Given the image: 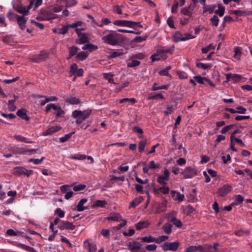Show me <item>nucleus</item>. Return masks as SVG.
<instances>
[{
    "label": "nucleus",
    "instance_id": "1",
    "mask_svg": "<svg viewBox=\"0 0 252 252\" xmlns=\"http://www.w3.org/2000/svg\"><path fill=\"white\" fill-rule=\"evenodd\" d=\"M101 39L103 43L113 46H121L126 41L123 34L114 31H110L109 33L103 36Z\"/></svg>",
    "mask_w": 252,
    "mask_h": 252
},
{
    "label": "nucleus",
    "instance_id": "2",
    "mask_svg": "<svg viewBox=\"0 0 252 252\" xmlns=\"http://www.w3.org/2000/svg\"><path fill=\"white\" fill-rule=\"evenodd\" d=\"M91 113L92 110L89 109L83 111L80 110H75L73 111L72 116L74 119H76V123L79 125L89 118Z\"/></svg>",
    "mask_w": 252,
    "mask_h": 252
},
{
    "label": "nucleus",
    "instance_id": "3",
    "mask_svg": "<svg viewBox=\"0 0 252 252\" xmlns=\"http://www.w3.org/2000/svg\"><path fill=\"white\" fill-rule=\"evenodd\" d=\"M114 24L118 26L126 27L134 29H136V27H143L140 22H136L127 20H116L114 21Z\"/></svg>",
    "mask_w": 252,
    "mask_h": 252
},
{
    "label": "nucleus",
    "instance_id": "4",
    "mask_svg": "<svg viewBox=\"0 0 252 252\" xmlns=\"http://www.w3.org/2000/svg\"><path fill=\"white\" fill-rule=\"evenodd\" d=\"M32 172L33 171L32 170H28L24 167L17 166L13 169L12 174L18 176L25 175L29 177L32 174Z\"/></svg>",
    "mask_w": 252,
    "mask_h": 252
},
{
    "label": "nucleus",
    "instance_id": "5",
    "mask_svg": "<svg viewBox=\"0 0 252 252\" xmlns=\"http://www.w3.org/2000/svg\"><path fill=\"white\" fill-rule=\"evenodd\" d=\"M40 14L44 16V19H47V20L55 19L58 17L56 14L53 13L50 6L45 9L41 8Z\"/></svg>",
    "mask_w": 252,
    "mask_h": 252
},
{
    "label": "nucleus",
    "instance_id": "6",
    "mask_svg": "<svg viewBox=\"0 0 252 252\" xmlns=\"http://www.w3.org/2000/svg\"><path fill=\"white\" fill-rule=\"evenodd\" d=\"M173 40L175 42H178L179 41H183L188 40L190 39H193L195 36L192 35L190 33H186L185 36L183 37V35L179 32H176L173 36Z\"/></svg>",
    "mask_w": 252,
    "mask_h": 252
},
{
    "label": "nucleus",
    "instance_id": "7",
    "mask_svg": "<svg viewBox=\"0 0 252 252\" xmlns=\"http://www.w3.org/2000/svg\"><path fill=\"white\" fill-rule=\"evenodd\" d=\"M48 52L43 50L40 52L39 55L32 57L31 61L34 63H39L46 60L48 58Z\"/></svg>",
    "mask_w": 252,
    "mask_h": 252
},
{
    "label": "nucleus",
    "instance_id": "8",
    "mask_svg": "<svg viewBox=\"0 0 252 252\" xmlns=\"http://www.w3.org/2000/svg\"><path fill=\"white\" fill-rule=\"evenodd\" d=\"M34 0H31L27 7L23 6L22 5H18L16 7V10L23 16L28 15L30 9L32 7L34 3Z\"/></svg>",
    "mask_w": 252,
    "mask_h": 252
},
{
    "label": "nucleus",
    "instance_id": "9",
    "mask_svg": "<svg viewBox=\"0 0 252 252\" xmlns=\"http://www.w3.org/2000/svg\"><path fill=\"white\" fill-rule=\"evenodd\" d=\"M182 174L183 175L184 179L192 178L194 176L197 175L196 170L192 167L189 166L187 167L184 170H183Z\"/></svg>",
    "mask_w": 252,
    "mask_h": 252
},
{
    "label": "nucleus",
    "instance_id": "10",
    "mask_svg": "<svg viewBox=\"0 0 252 252\" xmlns=\"http://www.w3.org/2000/svg\"><path fill=\"white\" fill-rule=\"evenodd\" d=\"M170 172L167 169H165L163 175H158L157 178V182L163 186L167 184V181L169 179Z\"/></svg>",
    "mask_w": 252,
    "mask_h": 252
},
{
    "label": "nucleus",
    "instance_id": "11",
    "mask_svg": "<svg viewBox=\"0 0 252 252\" xmlns=\"http://www.w3.org/2000/svg\"><path fill=\"white\" fill-rule=\"evenodd\" d=\"M9 151L11 152L14 155H27L28 149H25L24 147H20L18 145H14L11 147Z\"/></svg>",
    "mask_w": 252,
    "mask_h": 252
},
{
    "label": "nucleus",
    "instance_id": "12",
    "mask_svg": "<svg viewBox=\"0 0 252 252\" xmlns=\"http://www.w3.org/2000/svg\"><path fill=\"white\" fill-rule=\"evenodd\" d=\"M232 189V187L227 184L222 186L218 190L220 196L223 197L229 193Z\"/></svg>",
    "mask_w": 252,
    "mask_h": 252
},
{
    "label": "nucleus",
    "instance_id": "13",
    "mask_svg": "<svg viewBox=\"0 0 252 252\" xmlns=\"http://www.w3.org/2000/svg\"><path fill=\"white\" fill-rule=\"evenodd\" d=\"M225 76L226 82L231 80L233 83H237L240 81L242 79V76L237 74L227 73Z\"/></svg>",
    "mask_w": 252,
    "mask_h": 252
},
{
    "label": "nucleus",
    "instance_id": "14",
    "mask_svg": "<svg viewBox=\"0 0 252 252\" xmlns=\"http://www.w3.org/2000/svg\"><path fill=\"white\" fill-rule=\"evenodd\" d=\"M141 247L142 245L140 243L135 241L129 242L128 245V249L131 252H135L140 250Z\"/></svg>",
    "mask_w": 252,
    "mask_h": 252
},
{
    "label": "nucleus",
    "instance_id": "15",
    "mask_svg": "<svg viewBox=\"0 0 252 252\" xmlns=\"http://www.w3.org/2000/svg\"><path fill=\"white\" fill-rule=\"evenodd\" d=\"M170 194L171 197L175 201H178L179 202H181L184 200L185 197L184 195L181 194L179 192L176 191L175 190H171Z\"/></svg>",
    "mask_w": 252,
    "mask_h": 252
},
{
    "label": "nucleus",
    "instance_id": "16",
    "mask_svg": "<svg viewBox=\"0 0 252 252\" xmlns=\"http://www.w3.org/2000/svg\"><path fill=\"white\" fill-rule=\"evenodd\" d=\"M62 127L60 126H51L48 128L44 133V136H47L49 135H52L53 134L61 130Z\"/></svg>",
    "mask_w": 252,
    "mask_h": 252
},
{
    "label": "nucleus",
    "instance_id": "17",
    "mask_svg": "<svg viewBox=\"0 0 252 252\" xmlns=\"http://www.w3.org/2000/svg\"><path fill=\"white\" fill-rule=\"evenodd\" d=\"M12 244L16 247H19L21 249H23L24 250H25L28 251V252H37L33 248L28 246L27 245H26L24 244L18 243L17 242H15V241L12 242Z\"/></svg>",
    "mask_w": 252,
    "mask_h": 252
},
{
    "label": "nucleus",
    "instance_id": "18",
    "mask_svg": "<svg viewBox=\"0 0 252 252\" xmlns=\"http://www.w3.org/2000/svg\"><path fill=\"white\" fill-rule=\"evenodd\" d=\"M231 14L238 16L252 15V10H235L231 11Z\"/></svg>",
    "mask_w": 252,
    "mask_h": 252
},
{
    "label": "nucleus",
    "instance_id": "19",
    "mask_svg": "<svg viewBox=\"0 0 252 252\" xmlns=\"http://www.w3.org/2000/svg\"><path fill=\"white\" fill-rule=\"evenodd\" d=\"M28 18H25L24 16H19L17 17V22L20 28L22 30L25 29V24L27 23Z\"/></svg>",
    "mask_w": 252,
    "mask_h": 252
},
{
    "label": "nucleus",
    "instance_id": "20",
    "mask_svg": "<svg viewBox=\"0 0 252 252\" xmlns=\"http://www.w3.org/2000/svg\"><path fill=\"white\" fill-rule=\"evenodd\" d=\"M64 101L66 103L72 105L78 104L80 102V100L79 97L74 96H66L64 98Z\"/></svg>",
    "mask_w": 252,
    "mask_h": 252
},
{
    "label": "nucleus",
    "instance_id": "21",
    "mask_svg": "<svg viewBox=\"0 0 252 252\" xmlns=\"http://www.w3.org/2000/svg\"><path fill=\"white\" fill-rule=\"evenodd\" d=\"M167 201L164 199L161 203H159L156 209V213L159 214L161 212H164L166 210L167 207Z\"/></svg>",
    "mask_w": 252,
    "mask_h": 252
},
{
    "label": "nucleus",
    "instance_id": "22",
    "mask_svg": "<svg viewBox=\"0 0 252 252\" xmlns=\"http://www.w3.org/2000/svg\"><path fill=\"white\" fill-rule=\"evenodd\" d=\"M218 9L215 10L214 12L216 15H218L220 17H222L223 16L225 12V7L221 4H218L217 5Z\"/></svg>",
    "mask_w": 252,
    "mask_h": 252
},
{
    "label": "nucleus",
    "instance_id": "23",
    "mask_svg": "<svg viewBox=\"0 0 252 252\" xmlns=\"http://www.w3.org/2000/svg\"><path fill=\"white\" fill-rule=\"evenodd\" d=\"M17 115L23 120L29 121L30 118L27 116L25 109L18 110L16 113Z\"/></svg>",
    "mask_w": 252,
    "mask_h": 252
},
{
    "label": "nucleus",
    "instance_id": "24",
    "mask_svg": "<svg viewBox=\"0 0 252 252\" xmlns=\"http://www.w3.org/2000/svg\"><path fill=\"white\" fill-rule=\"evenodd\" d=\"M150 223L147 221H140L135 224L136 230H141L144 228H147Z\"/></svg>",
    "mask_w": 252,
    "mask_h": 252
},
{
    "label": "nucleus",
    "instance_id": "25",
    "mask_svg": "<svg viewBox=\"0 0 252 252\" xmlns=\"http://www.w3.org/2000/svg\"><path fill=\"white\" fill-rule=\"evenodd\" d=\"M217 5L216 4H211L203 7V13L204 14L207 12H208L210 14L213 13L215 11Z\"/></svg>",
    "mask_w": 252,
    "mask_h": 252
},
{
    "label": "nucleus",
    "instance_id": "26",
    "mask_svg": "<svg viewBox=\"0 0 252 252\" xmlns=\"http://www.w3.org/2000/svg\"><path fill=\"white\" fill-rule=\"evenodd\" d=\"M166 185L163 186V187H161L158 189L154 190V192L155 194H157L158 193L159 191L162 193L164 194H166L169 193L170 189L169 188L166 186Z\"/></svg>",
    "mask_w": 252,
    "mask_h": 252
},
{
    "label": "nucleus",
    "instance_id": "27",
    "mask_svg": "<svg viewBox=\"0 0 252 252\" xmlns=\"http://www.w3.org/2000/svg\"><path fill=\"white\" fill-rule=\"evenodd\" d=\"M76 42L78 44L87 43L89 42V38L86 34L84 33L83 34L79 36V38L76 39Z\"/></svg>",
    "mask_w": 252,
    "mask_h": 252
},
{
    "label": "nucleus",
    "instance_id": "28",
    "mask_svg": "<svg viewBox=\"0 0 252 252\" xmlns=\"http://www.w3.org/2000/svg\"><path fill=\"white\" fill-rule=\"evenodd\" d=\"M158 84L157 83H154L152 87L151 90L156 91L161 89L167 90L169 86V84L163 85L159 86H158Z\"/></svg>",
    "mask_w": 252,
    "mask_h": 252
},
{
    "label": "nucleus",
    "instance_id": "29",
    "mask_svg": "<svg viewBox=\"0 0 252 252\" xmlns=\"http://www.w3.org/2000/svg\"><path fill=\"white\" fill-rule=\"evenodd\" d=\"M202 250V246L198 245V246H191L187 248L185 252H196L197 251H199L201 252V250Z\"/></svg>",
    "mask_w": 252,
    "mask_h": 252
},
{
    "label": "nucleus",
    "instance_id": "30",
    "mask_svg": "<svg viewBox=\"0 0 252 252\" xmlns=\"http://www.w3.org/2000/svg\"><path fill=\"white\" fill-rule=\"evenodd\" d=\"M87 156L85 155H82L80 154H77L75 155H71L69 158L71 159L74 160H84L86 158Z\"/></svg>",
    "mask_w": 252,
    "mask_h": 252
},
{
    "label": "nucleus",
    "instance_id": "31",
    "mask_svg": "<svg viewBox=\"0 0 252 252\" xmlns=\"http://www.w3.org/2000/svg\"><path fill=\"white\" fill-rule=\"evenodd\" d=\"M201 252H217L212 245L209 244H206L202 246V250Z\"/></svg>",
    "mask_w": 252,
    "mask_h": 252
},
{
    "label": "nucleus",
    "instance_id": "32",
    "mask_svg": "<svg viewBox=\"0 0 252 252\" xmlns=\"http://www.w3.org/2000/svg\"><path fill=\"white\" fill-rule=\"evenodd\" d=\"M106 219L109 221L112 220L120 221L123 220L121 216L118 213H116L113 216L108 217Z\"/></svg>",
    "mask_w": 252,
    "mask_h": 252
},
{
    "label": "nucleus",
    "instance_id": "33",
    "mask_svg": "<svg viewBox=\"0 0 252 252\" xmlns=\"http://www.w3.org/2000/svg\"><path fill=\"white\" fill-rule=\"evenodd\" d=\"M14 138L19 141L24 142L26 143H32V141L30 140L29 139L20 135H15Z\"/></svg>",
    "mask_w": 252,
    "mask_h": 252
},
{
    "label": "nucleus",
    "instance_id": "34",
    "mask_svg": "<svg viewBox=\"0 0 252 252\" xmlns=\"http://www.w3.org/2000/svg\"><path fill=\"white\" fill-rule=\"evenodd\" d=\"M88 55L89 53L88 52L81 51L77 54L76 58L78 60L83 61L87 58Z\"/></svg>",
    "mask_w": 252,
    "mask_h": 252
},
{
    "label": "nucleus",
    "instance_id": "35",
    "mask_svg": "<svg viewBox=\"0 0 252 252\" xmlns=\"http://www.w3.org/2000/svg\"><path fill=\"white\" fill-rule=\"evenodd\" d=\"M107 202L105 200H97L94 202V204L93 205L94 208L97 207H105L107 204Z\"/></svg>",
    "mask_w": 252,
    "mask_h": 252
},
{
    "label": "nucleus",
    "instance_id": "36",
    "mask_svg": "<svg viewBox=\"0 0 252 252\" xmlns=\"http://www.w3.org/2000/svg\"><path fill=\"white\" fill-rule=\"evenodd\" d=\"M114 76V74H113L111 72L109 73H105L103 74V77L105 79L107 80L108 81L112 84H116L114 82V79L113 78V77Z\"/></svg>",
    "mask_w": 252,
    "mask_h": 252
},
{
    "label": "nucleus",
    "instance_id": "37",
    "mask_svg": "<svg viewBox=\"0 0 252 252\" xmlns=\"http://www.w3.org/2000/svg\"><path fill=\"white\" fill-rule=\"evenodd\" d=\"M244 199V197L241 195L238 194L235 196V200L232 203L233 205H238L243 202Z\"/></svg>",
    "mask_w": 252,
    "mask_h": 252
},
{
    "label": "nucleus",
    "instance_id": "38",
    "mask_svg": "<svg viewBox=\"0 0 252 252\" xmlns=\"http://www.w3.org/2000/svg\"><path fill=\"white\" fill-rule=\"evenodd\" d=\"M170 221L176 227L180 228L182 226V223L179 220L177 219L175 217L172 216L170 219Z\"/></svg>",
    "mask_w": 252,
    "mask_h": 252
},
{
    "label": "nucleus",
    "instance_id": "39",
    "mask_svg": "<svg viewBox=\"0 0 252 252\" xmlns=\"http://www.w3.org/2000/svg\"><path fill=\"white\" fill-rule=\"evenodd\" d=\"M78 50L79 48L75 46H72V47H70L69 49V58H71L76 55H77Z\"/></svg>",
    "mask_w": 252,
    "mask_h": 252
},
{
    "label": "nucleus",
    "instance_id": "40",
    "mask_svg": "<svg viewBox=\"0 0 252 252\" xmlns=\"http://www.w3.org/2000/svg\"><path fill=\"white\" fill-rule=\"evenodd\" d=\"M142 200V197H139L138 198H135L131 201L130 207L131 208H135L141 203Z\"/></svg>",
    "mask_w": 252,
    "mask_h": 252
},
{
    "label": "nucleus",
    "instance_id": "41",
    "mask_svg": "<svg viewBox=\"0 0 252 252\" xmlns=\"http://www.w3.org/2000/svg\"><path fill=\"white\" fill-rule=\"evenodd\" d=\"M172 225L170 223H166L162 226V229L167 234H170L172 232Z\"/></svg>",
    "mask_w": 252,
    "mask_h": 252
},
{
    "label": "nucleus",
    "instance_id": "42",
    "mask_svg": "<svg viewBox=\"0 0 252 252\" xmlns=\"http://www.w3.org/2000/svg\"><path fill=\"white\" fill-rule=\"evenodd\" d=\"M69 224L70 222L68 221L62 220L61 221V223L58 226V227L61 230L68 229Z\"/></svg>",
    "mask_w": 252,
    "mask_h": 252
},
{
    "label": "nucleus",
    "instance_id": "43",
    "mask_svg": "<svg viewBox=\"0 0 252 252\" xmlns=\"http://www.w3.org/2000/svg\"><path fill=\"white\" fill-rule=\"evenodd\" d=\"M140 64V62L135 60V59H131V61L127 63V66L128 67H134L137 66Z\"/></svg>",
    "mask_w": 252,
    "mask_h": 252
},
{
    "label": "nucleus",
    "instance_id": "44",
    "mask_svg": "<svg viewBox=\"0 0 252 252\" xmlns=\"http://www.w3.org/2000/svg\"><path fill=\"white\" fill-rule=\"evenodd\" d=\"M140 239L141 241L143 243L156 242V238L151 236L142 237Z\"/></svg>",
    "mask_w": 252,
    "mask_h": 252
},
{
    "label": "nucleus",
    "instance_id": "45",
    "mask_svg": "<svg viewBox=\"0 0 252 252\" xmlns=\"http://www.w3.org/2000/svg\"><path fill=\"white\" fill-rule=\"evenodd\" d=\"M158 98H160L161 99L165 100L164 97L160 93L157 94H150L149 99L151 100L157 99Z\"/></svg>",
    "mask_w": 252,
    "mask_h": 252
},
{
    "label": "nucleus",
    "instance_id": "46",
    "mask_svg": "<svg viewBox=\"0 0 252 252\" xmlns=\"http://www.w3.org/2000/svg\"><path fill=\"white\" fill-rule=\"evenodd\" d=\"M169 251H176L178 250L179 243L178 242H174L172 243H169Z\"/></svg>",
    "mask_w": 252,
    "mask_h": 252
},
{
    "label": "nucleus",
    "instance_id": "47",
    "mask_svg": "<svg viewBox=\"0 0 252 252\" xmlns=\"http://www.w3.org/2000/svg\"><path fill=\"white\" fill-rule=\"evenodd\" d=\"M53 13L59 12L63 10V6L58 4L51 5L50 6Z\"/></svg>",
    "mask_w": 252,
    "mask_h": 252
},
{
    "label": "nucleus",
    "instance_id": "48",
    "mask_svg": "<svg viewBox=\"0 0 252 252\" xmlns=\"http://www.w3.org/2000/svg\"><path fill=\"white\" fill-rule=\"evenodd\" d=\"M147 143V140L146 139L143 140H140L139 142L138 150L141 153L144 151L145 147Z\"/></svg>",
    "mask_w": 252,
    "mask_h": 252
},
{
    "label": "nucleus",
    "instance_id": "49",
    "mask_svg": "<svg viewBox=\"0 0 252 252\" xmlns=\"http://www.w3.org/2000/svg\"><path fill=\"white\" fill-rule=\"evenodd\" d=\"M75 132H70L68 134H66L64 137H60L59 138V142L60 143H64L68 140L72 135L74 134Z\"/></svg>",
    "mask_w": 252,
    "mask_h": 252
},
{
    "label": "nucleus",
    "instance_id": "50",
    "mask_svg": "<svg viewBox=\"0 0 252 252\" xmlns=\"http://www.w3.org/2000/svg\"><path fill=\"white\" fill-rule=\"evenodd\" d=\"M211 25L213 26L217 27L218 26L219 19L217 15H215L210 19Z\"/></svg>",
    "mask_w": 252,
    "mask_h": 252
},
{
    "label": "nucleus",
    "instance_id": "51",
    "mask_svg": "<svg viewBox=\"0 0 252 252\" xmlns=\"http://www.w3.org/2000/svg\"><path fill=\"white\" fill-rule=\"evenodd\" d=\"M19 16V15H18L17 14L11 11H9L7 14V17L10 21H15V20H17V17Z\"/></svg>",
    "mask_w": 252,
    "mask_h": 252
},
{
    "label": "nucleus",
    "instance_id": "52",
    "mask_svg": "<svg viewBox=\"0 0 252 252\" xmlns=\"http://www.w3.org/2000/svg\"><path fill=\"white\" fill-rule=\"evenodd\" d=\"M45 159V157H42L40 159H35V158H30L29 159L28 161L29 162H32L35 165L40 164L42 161Z\"/></svg>",
    "mask_w": 252,
    "mask_h": 252
},
{
    "label": "nucleus",
    "instance_id": "53",
    "mask_svg": "<svg viewBox=\"0 0 252 252\" xmlns=\"http://www.w3.org/2000/svg\"><path fill=\"white\" fill-rule=\"evenodd\" d=\"M215 46L213 45L212 44H210L207 47L202 48V49H201L202 53L203 54H206L210 50H214V49H215Z\"/></svg>",
    "mask_w": 252,
    "mask_h": 252
},
{
    "label": "nucleus",
    "instance_id": "54",
    "mask_svg": "<svg viewBox=\"0 0 252 252\" xmlns=\"http://www.w3.org/2000/svg\"><path fill=\"white\" fill-rule=\"evenodd\" d=\"M193 78L198 83L204 84L205 83L206 77H201L200 76H194Z\"/></svg>",
    "mask_w": 252,
    "mask_h": 252
},
{
    "label": "nucleus",
    "instance_id": "55",
    "mask_svg": "<svg viewBox=\"0 0 252 252\" xmlns=\"http://www.w3.org/2000/svg\"><path fill=\"white\" fill-rule=\"evenodd\" d=\"M171 69V67L170 66H167L165 68L163 69H162L161 70H160L159 71V74L160 75H162V76H168L169 75V73H168V72Z\"/></svg>",
    "mask_w": 252,
    "mask_h": 252
},
{
    "label": "nucleus",
    "instance_id": "56",
    "mask_svg": "<svg viewBox=\"0 0 252 252\" xmlns=\"http://www.w3.org/2000/svg\"><path fill=\"white\" fill-rule=\"evenodd\" d=\"M147 36H136L132 40V42L136 43H141V42L145 41L147 39Z\"/></svg>",
    "mask_w": 252,
    "mask_h": 252
},
{
    "label": "nucleus",
    "instance_id": "57",
    "mask_svg": "<svg viewBox=\"0 0 252 252\" xmlns=\"http://www.w3.org/2000/svg\"><path fill=\"white\" fill-rule=\"evenodd\" d=\"M196 66L199 68H202L204 69H207L211 67V65L208 64H205L200 62L197 63Z\"/></svg>",
    "mask_w": 252,
    "mask_h": 252
},
{
    "label": "nucleus",
    "instance_id": "58",
    "mask_svg": "<svg viewBox=\"0 0 252 252\" xmlns=\"http://www.w3.org/2000/svg\"><path fill=\"white\" fill-rule=\"evenodd\" d=\"M78 69V66L76 63H73L70 68L69 73L71 75H74L77 70Z\"/></svg>",
    "mask_w": 252,
    "mask_h": 252
},
{
    "label": "nucleus",
    "instance_id": "59",
    "mask_svg": "<svg viewBox=\"0 0 252 252\" xmlns=\"http://www.w3.org/2000/svg\"><path fill=\"white\" fill-rule=\"evenodd\" d=\"M181 13L184 15H187L189 17H191L192 16V12L187 8H182L181 10Z\"/></svg>",
    "mask_w": 252,
    "mask_h": 252
},
{
    "label": "nucleus",
    "instance_id": "60",
    "mask_svg": "<svg viewBox=\"0 0 252 252\" xmlns=\"http://www.w3.org/2000/svg\"><path fill=\"white\" fill-rule=\"evenodd\" d=\"M174 51V47H168V48H166L165 49H161L159 51V53L160 54H161V53H172V52H173Z\"/></svg>",
    "mask_w": 252,
    "mask_h": 252
},
{
    "label": "nucleus",
    "instance_id": "61",
    "mask_svg": "<svg viewBox=\"0 0 252 252\" xmlns=\"http://www.w3.org/2000/svg\"><path fill=\"white\" fill-rule=\"evenodd\" d=\"M234 125H230L224 127L220 131L222 134H225L227 132L229 131L232 127L234 126Z\"/></svg>",
    "mask_w": 252,
    "mask_h": 252
},
{
    "label": "nucleus",
    "instance_id": "62",
    "mask_svg": "<svg viewBox=\"0 0 252 252\" xmlns=\"http://www.w3.org/2000/svg\"><path fill=\"white\" fill-rule=\"evenodd\" d=\"M168 239V237L167 236L162 235L159 237L158 238H156V243L158 244H160L162 242H163Z\"/></svg>",
    "mask_w": 252,
    "mask_h": 252
},
{
    "label": "nucleus",
    "instance_id": "63",
    "mask_svg": "<svg viewBox=\"0 0 252 252\" xmlns=\"http://www.w3.org/2000/svg\"><path fill=\"white\" fill-rule=\"evenodd\" d=\"M86 188V186L82 184H80L77 186H75L73 188V189L75 191H78L80 190H82Z\"/></svg>",
    "mask_w": 252,
    "mask_h": 252
},
{
    "label": "nucleus",
    "instance_id": "64",
    "mask_svg": "<svg viewBox=\"0 0 252 252\" xmlns=\"http://www.w3.org/2000/svg\"><path fill=\"white\" fill-rule=\"evenodd\" d=\"M234 56L235 58H240L241 55V49L240 47H235L234 48Z\"/></svg>",
    "mask_w": 252,
    "mask_h": 252
}]
</instances>
